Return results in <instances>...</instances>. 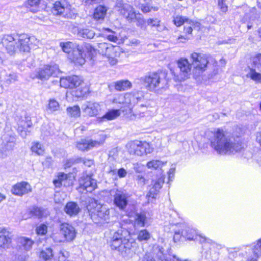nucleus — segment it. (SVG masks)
<instances>
[{"label": "nucleus", "mask_w": 261, "mask_h": 261, "mask_svg": "<svg viewBox=\"0 0 261 261\" xmlns=\"http://www.w3.org/2000/svg\"><path fill=\"white\" fill-rule=\"evenodd\" d=\"M60 72L58 65L51 63L39 68L36 71V77L41 81H47L51 76H57Z\"/></svg>", "instance_id": "9"}, {"label": "nucleus", "mask_w": 261, "mask_h": 261, "mask_svg": "<svg viewBox=\"0 0 261 261\" xmlns=\"http://www.w3.org/2000/svg\"><path fill=\"white\" fill-rule=\"evenodd\" d=\"M141 81L150 91H156L158 89L164 88L168 84L164 73H149L141 78Z\"/></svg>", "instance_id": "6"}, {"label": "nucleus", "mask_w": 261, "mask_h": 261, "mask_svg": "<svg viewBox=\"0 0 261 261\" xmlns=\"http://www.w3.org/2000/svg\"><path fill=\"white\" fill-rule=\"evenodd\" d=\"M64 52L69 55V58L75 64L83 65L85 57L87 56L92 58L96 53V49L89 43L76 45L71 42L60 43Z\"/></svg>", "instance_id": "4"}, {"label": "nucleus", "mask_w": 261, "mask_h": 261, "mask_svg": "<svg viewBox=\"0 0 261 261\" xmlns=\"http://www.w3.org/2000/svg\"><path fill=\"white\" fill-rule=\"evenodd\" d=\"M31 150L38 155H42L44 152L43 146L38 142L33 143Z\"/></svg>", "instance_id": "43"}, {"label": "nucleus", "mask_w": 261, "mask_h": 261, "mask_svg": "<svg viewBox=\"0 0 261 261\" xmlns=\"http://www.w3.org/2000/svg\"><path fill=\"white\" fill-rule=\"evenodd\" d=\"M188 21V18L181 16H176L173 19L174 23L177 27H179L184 24L185 25Z\"/></svg>", "instance_id": "46"}, {"label": "nucleus", "mask_w": 261, "mask_h": 261, "mask_svg": "<svg viewBox=\"0 0 261 261\" xmlns=\"http://www.w3.org/2000/svg\"><path fill=\"white\" fill-rule=\"evenodd\" d=\"M191 59L194 68L198 70L203 71L207 67L208 63L206 55L197 53H193L191 55Z\"/></svg>", "instance_id": "14"}, {"label": "nucleus", "mask_w": 261, "mask_h": 261, "mask_svg": "<svg viewBox=\"0 0 261 261\" xmlns=\"http://www.w3.org/2000/svg\"><path fill=\"white\" fill-rule=\"evenodd\" d=\"M134 169L137 172H140L142 171V165L138 163L134 164Z\"/></svg>", "instance_id": "63"}, {"label": "nucleus", "mask_w": 261, "mask_h": 261, "mask_svg": "<svg viewBox=\"0 0 261 261\" xmlns=\"http://www.w3.org/2000/svg\"><path fill=\"white\" fill-rule=\"evenodd\" d=\"M36 232L38 234H45L47 232V226L44 224H40L37 227Z\"/></svg>", "instance_id": "51"}, {"label": "nucleus", "mask_w": 261, "mask_h": 261, "mask_svg": "<svg viewBox=\"0 0 261 261\" xmlns=\"http://www.w3.org/2000/svg\"><path fill=\"white\" fill-rule=\"evenodd\" d=\"M83 80L80 76L71 75L60 78V86L64 88H76L83 83Z\"/></svg>", "instance_id": "16"}, {"label": "nucleus", "mask_w": 261, "mask_h": 261, "mask_svg": "<svg viewBox=\"0 0 261 261\" xmlns=\"http://www.w3.org/2000/svg\"><path fill=\"white\" fill-rule=\"evenodd\" d=\"M146 221V217L143 214H136L135 218V226L144 227Z\"/></svg>", "instance_id": "36"}, {"label": "nucleus", "mask_w": 261, "mask_h": 261, "mask_svg": "<svg viewBox=\"0 0 261 261\" xmlns=\"http://www.w3.org/2000/svg\"><path fill=\"white\" fill-rule=\"evenodd\" d=\"M110 194L114 198V204L120 210H124L128 204V195L123 191L116 190H111Z\"/></svg>", "instance_id": "13"}, {"label": "nucleus", "mask_w": 261, "mask_h": 261, "mask_svg": "<svg viewBox=\"0 0 261 261\" xmlns=\"http://www.w3.org/2000/svg\"><path fill=\"white\" fill-rule=\"evenodd\" d=\"M160 22V21L159 20L156 18V19L149 18L147 21V24L151 25L152 27H154V26L158 27L159 25Z\"/></svg>", "instance_id": "57"}, {"label": "nucleus", "mask_w": 261, "mask_h": 261, "mask_svg": "<svg viewBox=\"0 0 261 261\" xmlns=\"http://www.w3.org/2000/svg\"><path fill=\"white\" fill-rule=\"evenodd\" d=\"M47 108V110L52 113L59 110L60 108V105L55 99H50L48 101Z\"/></svg>", "instance_id": "42"}, {"label": "nucleus", "mask_w": 261, "mask_h": 261, "mask_svg": "<svg viewBox=\"0 0 261 261\" xmlns=\"http://www.w3.org/2000/svg\"><path fill=\"white\" fill-rule=\"evenodd\" d=\"M137 180H138V183L142 185H145V178L142 176V175H138L137 176Z\"/></svg>", "instance_id": "64"}, {"label": "nucleus", "mask_w": 261, "mask_h": 261, "mask_svg": "<svg viewBox=\"0 0 261 261\" xmlns=\"http://www.w3.org/2000/svg\"><path fill=\"white\" fill-rule=\"evenodd\" d=\"M253 252L254 255L257 257L261 256V238L258 240L256 244L254 245Z\"/></svg>", "instance_id": "48"}, {"label": "nucleus", "mask_w": 261, "mask_h": 261, "mask_svg": "<svg viewBox=\"0 0 261 261\" xmlns=\"http://www.w3.org/2000/svg\"><path fill=\"white\" fill-rule=\"evenodd\" d=\"M69 253L66 250H61L59 253V261H67L69 260Z\"/></svg>", "instance_id": "50"}, {"label": "nucleus", "mask_w": 261, "mask_h": 261, "mask_svg": "<svg viewBox=\"0 0 261 261\" xmlns=\"http://www.w3.org/2000/svg\"><path fill=\"white\" fill-rule=\"evenodd\" d=\"M223 1L224 0H218V6L221 11L225 13L227 11V6Z\"/></svg>", "instance_id": "58"}, {"label": "nucleus", "mask_w": 261, "mask_h": 261, "mask_svg": "<svg viewBox=\"0 0 261 261\" xmlns=\"http://www.w3.org/2000/svg\"><path fill=\"white\" fill-rule=\"evenodd\" d=\"M180 229L176 230L174 232L173 239L175 242L179 240L182 237L184 238L189 241H196L200 243L204 242L211 243L212 240L207 239L200 234H198L197 230L191 226L186 224H181L180 225Z\"/></svg>", "instance_id": "5"}, {"label": "nucleus", "mask_w": 261, "mask_h": 261, "mask_svg": "<svg viewBox=\"0 0 261 261\" xmlns=\"http://www.w3.org/2000/svg\"><path fill=\"white\" fill-rule=\"evenodd\" d=\"M82 110L86 116L95 117L101 112V106L97 102L86 101L82 105Z\"/></svg>", "instance_id": "15"}, {"label": "nucleus", "mask_w": 261, "mask_h": 261, "mask_svg": "<svg viewBox=\"0 0 261 261\" xmlns=\"http://www.w3.org/2000/svg\"><path fill=\"white\" fill-rule=\"evenodd\" d=\"M67 8H65L59 2H57L55 3L54 6L52 9V13L55 15H65V11Z\"/></svg>", "instance_id": "32"}, {"label": "nucleus", "mask_w": 261, "mask_h": 261, "mask_svg": "<svg viewBox=\"0 0 261 261\" xmlns=\"http://www.w3.org/2000/svg\"><path fill=\"white\" fill-rule=\"evenodd\" d=\"M127 148L128 152L130 154H135L139 156L149 153L152 150L149 143L146 142H142L138 140L128 143Z\"/></svg>", "instance_id": "10"}, {"label": "nucleus", "mask_w": 261, "mask_h": 261, "mask_svg": "<svg viewBox=\"0 0 261 261\" xmlns=\"http://www.w3.org/2000/svg\"><path fill=\"white\" fill-rule=\"evenodd\" d=\"M132 83L128 80H120L113 82L110 86L118 91H126L132 87Z\"/></svg>", "instance_id": "26"}, {"label": "nucleus", "mask_w": 261, "mask_h": 261, "mask_svg": "<svg viewBox=\"0 0 261 261\" xmlns=\"http://www.w3.org/2000/svg\"><path fill=\"white\" fill-rule=\"evenodd\" d=\"M40 2V0H28L25 6L30 11L35 13L39 10Z\"/></svg>", "instance_id": "33"}, {"label": "nucleus", "mask_w": 261, "mask_h": 261, "mask_svg": "<svg viewBox=\"0 0 261 261\" xmlns=\"http://www.w3.org/2000/svg\"><path fill=\"white\" fill-rule=\"evenodd\" d=\"M60 231L66 241H72L76 237L75 228L68 223H62L60 226Z\"/></svg>", "instance_id": "21"}, {"label": "nucleus", "mask_w": 261, "mask_h": 261, "mask_svg": "<svg viewBox=\"0 0 261 261\" xmlns=\"http://www.w3.org/2000/svg\"><path fill=\"white\" fill-rule=\"evenodd\" d=\"M163 165V162L160 160H152L148 162L147 164V167L148 168L154 169H156L158 168L162 167Z\"/></svg>", "instance_id": "47"}, {"label": "nucleus", "mask_w": 261, "mask_h": 261, "mask_svg": "<svg viewBox=\"0 0 261 261\" xmlns=\"http://www.w3.org/2000/svg\"><path fill=\"white\" fill-rule=\"evenodd\" d=\"M126 96L127 97L128 100L126 101V105L133 106L141 101L143 98L144 95L142 91H136L131 93H126Z\"/></svg>", "instance_id": "23"}, {"label": "nucleus", "mask_w": 261, "mask_h": 261, "mask_svg": "<svg viewBox=\"0 0 261 261\" xmlns=\"http://www.w3.org/2000/svg\"><path fill=\"white\" fill-rule=\"evenodd\" d=\"M53 256V250L50 248L42 250L40 253V257L45 260L51 259Z\"/></svg>", "instance_id": "44"}, {"label": "nucleus", "mask_w": 261, "mask_h": 261, "mask_svg": "<svg viewBox=\"0 0 261 261\" xmlns=\"http://www.w3.org/2000/svg\"><path fill=\"white\" fill-rule=\"evenodd\" d=\"M136 7L141 9L142 11L144 13H147L151 11V8L149 4L146 3L145 4H140L139 5H136Z\"/></svg>", "instance_id": "53"}, {"label": "nucleus", "mask_w": 261, "mask_h": 261, "mask_svg": "<svg viewBox=\"0 0 261 261\" xmlns=\"http://www.w3.org/2000/svg\"><path fill=\"white\" fill-rule=\"evenodd\" d=\"M256 69L253 67L249 68L246 76L257 83H261V73Z\"/></svg>", "instance_id": "30"}, {"label": "nucleus", "mask_w": 261, "mask_h": 261, "mask_svg": "<svg viewBox=\"0 0 261 261\" xmlns=\"http://www.w3.org/2000/svg\"><path fill=\"white\" fill-rule=\"evenodd\" d=\"M196 25H198V24L189 19V21L184 25V33L191 34L193 31V29L195 28Z\"/></svg>", "instance_id": "45"}, {"label": "nucleus", "mask_w": 261, "mask_h": 261, "mask_svg": "<svg viewBox=\"0 0 261 261\" xmlns=\"http://www.w3.org/2000/svg\"><path fill=\"white\" fill-rule=\"evenodd\" d=\"M177 64L180 71L179 75L177 76V80L179 81L185 80L190 75L191 65L186 59H180L178 61Z\"/></svg>", "instance_id": "19"}, {"label": "nucleus", "mask_w": 261, "mask_h": 261, "mask_svg": "<svg viewBox=\"0 0 261 261\" xmlns=\"http://www.w3.org/2000/svg\"><path fill=\"white\" fill-rule=\"evenodd\" d=\"M135 20H137V25L139 27H140L142 29L145 28V20L140 17H138L137 16V18L135 19Z\"/></svg>", "instance_id": "59"}, {"label": "nucleus", "mask_w": 261, "mask_h": 261, "mask_svg": "<svg viewBox=\"0 0 261 261\" xmlns=\"http://www.w3.org/2000/svg\"><path fill=\"white\" fill-rule=\"evenodd\" d=\"M32 125L31 121L27 119L23 125H21L18 126V131L22 138H25L27 136L28 132H29L27 130V128L30 127Z\"/></svg>", "instance_id": "34"}, {"label": "nucleus", "mask_w": 261, "mask_h": 261, "mask_svg": "<svg viewBox=\"0 0 261 261\" xmlns=\"http://www.w3.org/2000/svg\"><path fill=\"white\" fill-rule=\"evenodd\" d=\"M97 50L100 54L105 56L116 53L115 47L105 42L99 43Z\"/></svg>", "instance_id": "24"}, {"label": "nucleus", "mask_w": 261, "mask_h": 261, "mask_svg": "<svg viewBox=\"0 0 261 261\" xmlns=\"http://www.w3.org/2000/svg\"><path fill=\"white\" fill-rule=\"evenodd\" d=\"M120 109H111L109 110L102 117L101 119L112 120L118 118L121 114Z\"/></svg>", "instance_id": "31"}, {"label": "nucleus", "mask_w": 261, "mask_h": 261, "mask_svg": "<svg viewBox=\"0 0 261 261\" xmlns=\"http://www.w3.org/2000/svg\"><path fill=\"white\" fill-rule=\"evenodd\" d=\"M252 67L261 72V54H259L253 57L252 59Z\"/></svg>", "instance_id": "40"}, {"label": "nucleus", "mask_w": 261, "mask_h": 261, "mask_svg": "<svg viewBox=\"0 0 261 261\" xmlns=\"http://www.w3.org/2000/svg\"><path fill=\"white\" fill-rule=\"evenodd\" d=\"M1 79V78L0 79ZM1 82H4V83L9 85L17 80V76L15 74H9L6 76L4 80H0Z\"/></svg>", "instance_id": "49"}, {"label": "nucleus", "mask_w": 261, "mask_h": 261, "mask_svg": "<svg viewBox=\"0 0 261 261\" xmlns=\"http://www.w3.org/2000/svg\"><path fill=\"white\" fill-rule=\"evenodd\" d=\"M117 7L120 13L129 22H133L137 18V14L134 8L127 4H118Z\"/></svg>", "instance_id": "17"}, {"label": "nucleus", "mask_w": 261, "mask_h": 261, "mask_svg": "<svg viewBox=\"0 0 261 261\" xmlns=\"http://www.w3.org/2000/svg\"><path fill=\"white\" fill-rule=\"evenodd\" d=\"M79 34L83 38L87 39L93 38L95 33L92 29H82L79 31Z\"/></svg>", "instance_id": "35"}, {"label": "nucleus", "mask_w": 261, "mask_h": 261, "mask_svg": "<svg viewBox=\"0 0 261 261\" xmlns=\"http://www.w3.org/2000/svg\"><path fill=\"white\" fill-rule=\"evenodd\" d=\"M11 243V233L6 228H0V250L9 248Z\"/></svg>", "instance_id": "22"}, {"label": "nucleus", "mask_w": 261, "mask_h": 261, "mask_svg": "<svg viewBox=\"0 0 261 261\" xmlns=\"http://www.w3.org/2000/svg\"><path fill=\"white\" fill-rule=\"evenodd\" d=\"M115 54H112L111 55L106 56L108 59V62L111 65H115L117 63V60L115 58Z\"/></svg>", "instance_id": "55"}, {"label": "nucleus", "mask_w": 261, "mask_h": 261, "mask_svg": "<svg viewBox=\"0 0 261 261\" xmlns=\"http://www.w3.org/2000/svg\"><path fill=\"white\" fill-rule=\"evenodd\" d=\"M108 9L104 6L100 5L96 8L93 13L94 18L97 21H102L104 19Z\"/></svg>", "instance_id": "28"}, {"label": "nucleus", "mask_w": 261, "mask_h": 261, "mask_svg": "<svg viewBox=\"0 0 261 261\" xmlns=\"http://www.w3.org/2000/svg\"><path fill=\"white\" fill-rule=\"evenodd\" d=\"M127 100H128V98L126 96V93L125 94H119L114 96L113 99L112 100V102L113 103H119L127 105Z\"/></svg>", "instance_id": "39"}, {"label": "nucleus", "mask_w": 261, "mask_h": 261, "mask_svg": "<svg viewBox=\"0 0 261 261\" xmlns=\"http://www.w3.org/2000/svg\"><path fill=\"white\" fill-rule=\"evenodd\" d=\"M136 245L135 241L130 238L128 232L123 229H118L114 232L109 241L111 248L118 251L125 257L132 256Z\"/></svg>", "instance_id": "3"}, {"label": "nucleus", "mask_w": 261, "mask_h": 261, "mask_svg": "<svg viewBox=\"0 0 261 261\" xmlns=\"http://www.w3.org/2000/svg\"><path fill=\"white\" fill-rule=\"evenodd\" d=\"M176 259L177 261H188V259L180 260L175 256H171L165 253L163 247L157 246L153 248V252L146 253L143 257L142 261H172V259Z\"/></svg>", "instance_id": "8"}, {"label": "nucleus", "mask_w": 261, "mask_h": 261, "mask_svg": "<svg viewBox=\"0 0 261 261\" xmlns=\"http://www.w3.org/2000/svg\"><path fill=\"white\" fill-rule=\"evenodd\" d=\"M165 177L160 174L158 177L153 179L150 185V188L146 195L148 202H153L156 199V196L159 193L164 183Z\"/></svg>", "instance_id": "11"}, {"label": "nucleus", "mask_w": 261, "mask_h": 261, "mask_svg": "<svg viewBox=\"0 0 261 261\" xmlns=\"http://www.w3.org/2000/svg\"><path fill=\"white\" fill-rule=\"evenodd\" d=\"M39 42L34 36H29L25 34L5 35L2 39V43L10 55H13L17 50L29 52L31 48L38 46Z\"/></svg>", "instance_id": "2"}, {"label": "nucleus", "mask_w": 261, "mask_h": 261, "mask_svg": "<svg viewBox=\"0 0 261 261\" xmlns=\"http://www.w3.org/2000/svg\"><path fill=\"white\" fill-rule=\"evenodd\" d=\"M209 140L211 147L219 154H234L243 149L240 137L227 136L222 129L218 128Z\"/></svg>", "instance_id": "1"}, {"label": "nucleus", "mask_w": 261, "mask_h": 261, "mask_svg": "<svg viewBox=\"0 0 261 261\" xmlns=\"http://www.w3.org/2000/svg\"><path fill=\"white\" fill-rule=\"evenodd\" d=\"M151 238V234L146 229L140 230L137 233V239L140 242H146Z\"/></svg>", "instance_id": "37"}, {"label": "nucleus", "mask_w": 261, "mask_h": 261, "mask_svg": "<svg viewBox=\"0 0 261 261\" xmlns=\"http://www.w3.org/2000/svg\"><path fill=\"white\" fill-rule=\"evenodd\" d=\"M18 242L22 245L24 249L27 251H29L32 248V245L34 243L32 240L25 237H21L19 238Z\"/></svg>", "instance_id": "38"}, {"label": "nucleus", "mask_w": 261, "mask_h": 261, "mask_svg": "<svg viewBox=\"0 0 261 261\" xmlns=\"http://www.w3.org/2000/svg\"><path fill=\"white\" fill-rule=\"evenodd\" d=\"M79 162L83 163L88 167H91L94 164L93 160L86 158H81L79 159Z\"/></svg>", "instance_id": "56"}, {"label": "nucleus", "mask_w": 261, "mask_h": 261, "mask_svg": "<svg viewBox=\"0 0 261 261\" xmlns=\"http://www.w3.org/2000/svg\"><path fill=\"white\" fill-rule=\"evenodd\" d=\"M87 208L91 218L97 216L100 219L107 222L110 218L109 209L106 205L98 203L97 201L93 198L89 199Z\"/></svg>", "instance_id": "7"}, {"label": "nucleus", "mask_w": 261, "mask_h": 261, "mask_svg": "<svg viewBox=\"0 0 261 261\" xmlns=\"http://www.w3.org/2000/svg\"><path fill=\"white\" fill-rule=\"evenodd\" d=\"M108 32H112V34H110L107 36V38L110 41L113 42H117L119 39L118 37L115 35V33L112 32L111 29L107 28L106 29Z\"/></svg>", "instance_id": "54"}, {"label": "nucleus", "mask_w": 261, "mask_h": 261, "mask_svg": "<svg viewBox=\"0 0 261 261\" xmlns=\"http://www.w3.org/2000/svg\"><path fill=\"white\" fill-rule=\"evenodd\" d=\"M175 172V168L172 167L170 169L168 172V178L169 181H172L174 178V174Z\"/></svg>", "instance_id": "60"}, {"label": "nucleus", "mask_w": 261, "mask_h": 261, "mask_svg": "<svg viewBox=\"0 0 261 261\" xmlns=\"http://www.w3.org/2000/svg\"><path fill=\"white\" fill-rule=\"evenodd\" d=\"M68 114L73 117H78L81 115V110L78 106H74L67 109Z\"/></svg>", "instance_id": "41"}, {"label": "nucleus", "mask_w": 261, "mask_h": 261, "mask_svg": "<svg viewBox=\"0 0 261 261\" xmlns=\"http://www.w3.org/2000/svg\"><path fill=\"white\" fill-rule=\"evenodd\" d=\"M32 212L36 216H41V208L38 207H34Z\"/></svg>", "instance_id": "62"}, {"label": "nucleus", "mask_w": 261, "mask_h": 261, "mask_svg": "<svg viewBox=\"0 0 261 261\" xmlns=\"http://www.w3.org/2000/svg\"><path fill=\"white\" fill-rule=\"evenodd\" d=\"M58 178L63 182L65 186H69L73 184L74 176L72 174H65L63 172L59 173Z\"/></svg>", "instance_id": "29"}, {"label": "nucleus", "mask_w": 261, "mask_h": 261, "mask_svg": "<svg viewBox=\"0 0 261 261\" xmlns=\"http://www.w3.org/2000/svg\"><path fill=\"white\" fill-rule=\"evenodd\" d=\"M106 136L101 134L100 135V139L98 140L92 139H82L77 143V148L82 151H88L94 147H97L101 145L105 142Z\"/></svg>", "instance_id": "12"}, {"label": "nucleus", "mask_w": 261, "mask_h": 261, "mask_svg": "<svg viewBox=\"0 0 261 261\" xmlns=\"http://www.w3.org/2000/svg\"><path fill=\"white\" fill-rule=\"evenodd\" d=\"M190 38L187 35H180L178 36L177 38H174V37H173L172 38V41L174 42L175 43H178L180 42H185L186 41L188 40Z\"/></svg>", "instance_id": "52"}, {"label": "nucleus", "mask_w": 261, "mask_h": 261, "mask_svg": "<svg viewBox=\"0 0 261 261\" xmlns=\"http://www.w3.org/2000/svg\"><path fill=\"white\" fill-rule=\"evenodd\" d=\"M32 191L31 186L27 182L21 181L14 185L11 192L15 195L22 196Z\"/></svg>", "instance_id": "20"}, {"label": "nucleus", "mask_w": 261, "mask_h": 261, "mask_svg": "<svg viewBox=\"0 0 261 261\" xmlns=\"http://www.w3.org/2000/svg\"><path fill=\"white\" fill-rule=\"evenodd\" d=\"M81 211L79 205L74 202H68L64 207L65 212L69 216H75Z\"/></svg>", "instance_id": "25"}, {"label": "nucleus", "mask_w": 261, "mask_h": 261, "mask_svg": "<svg viewBox=\"0 0 261 261\" xmlns=\"http://www.w3.org/2000/svg\"><path fill=\"white\" fill-rule=\"evenodd\" d=\"M15 137L14 135L8 134L4 137L3 144L6 150H12L13 149L16 142Z\"/></svg>", "instance_id": "27"}, {"label": "nucleus", "mask_w": 261, "mask_h": 261, "mask_svg": "<svg viewBox=\"0 0 261 261\" xmlns=\"http://www.w3.org/2000/svg\"><path fill=\"white\" fill-rule=\"evenodd\" d=\"M117 174L119 177L122 178L126 176L127 172L124 168H120L118 170Z\"/></svg>", "instance_id": "61"}, {"label": "nucleus", "mask_w": 261, "mask_h": 261, "mask_svg": "<svg viewBox=\"0 0 261 261\" xmlns=\"http://www.w3.org/2000/svg\"><path fill=\"white\" fill-rule=\"evenodd\" d=\"M80 189H83L87 192H92L97 187L96 180L91 176L83 174L79 179Z\"/></svg>", "instance_id": "18"}]
</instances>
